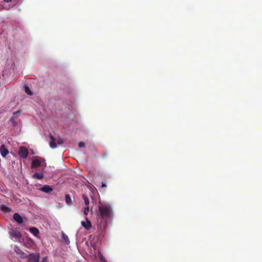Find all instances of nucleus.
I'll use <instances>...</instances> for the list:
<instances>
[{
	"instance_id": "nucleus-1",
	"label": "nucleus",
	"mask_w": 262,
	"mask_h": 262,
	"mask_svg": "<svg viewBox=\"0 0 262 262\" xmlns=\"http://www.w3.org/2000/svg\"><path fill=\"white\" fill-rule=\"evenodd\" d=\"M113 214V209L110 205L107 204L99 205L97 215L102 219L106 221L112 217Z\"/></svg>"
},
{
	"instance_id": "nucleus-2",
	"label": "nucleus",
	"mask_w": 262,
	"mask_h": 262,
	"mask_svg": "<svg viewBox=\"0 0 262 262\" xmlns=\"http://www.w3.org/2000/svg\"><path fill=\"white\" fill-rule=\"evenodd\" d=\"M49 138V144L50 147L53 149H54L57 147L56 143H57L59 145H62L64 143V141L62 139H60L59 137H58L57 138H55L50 134Z\"/></svg>"
},
{
	"instance_id": "nucleus-3",
	"label": "nucleus",
	"mask_w": 262,
	"mask_h": 262,
	"mask_svg": "<svg viewBox=\"0 0 262 262\" xmlns=\"http://www.w3.org/2000/svg\"><path fill=\"white\" fill-rule=\"evenodd\" d=\"M29 155L27 148L25 146H20L19 148L18 155L23 159H26Z\"/></svg>"
},
{
	"instance_id": "nucleus-4",
	"label": "nucleus",
	"mask_w": 262,
	"mask_h": 262,
	"mask_svg": "<svg viewBox=\"0 0 262 262\" xmlns=\"http://www.w3.org/2000/svg\"><path fill=\"white\" fill-rule=\"evenodd\" d=\"M39 254L38 253H31L28 255V262H39Z\"/></svg>"
},
{
	"instance_id": "nucleus-5",
	"label": "nucleus",
	"mask_w": 262,
	"mask_h": 262,
	"mask_svg": "<svg viewBox=\"0 0 262 262\" xmlns=\"http://www.w3.org/2000/svg\"><path fill=\"white\" fill-rule=\"evenodd\" d=\"M85 220L86 222H81V225L86 230H90L92 228L91 223L87 217H85Z\"/></svg>"
},
{
	"instance_id": "nucleus-6",
	"label": "nucleus",
	"mask_w": 262,
	"mask_h": 262,
	"mask_svg": "<svg viewBox=\"0 0 262 262\" xmlns=\"http://www.w3.org/2000/svg\"><path fill=\"white\" fill-rule=\"evenodd\" d=\"M0 152L2 156L3 157H5L8 154V149L6 148L5 145L3 144L1 146Z\"/></svg>"
},
{
	"instance_id": "nucleus-7",
	"label": "nucleus",
	"mask_w": 262,
	"mask_h": 262,
	"mask_svg": "<svg viewBox=\"0 0 262 262\" xmlns=\"http://www.w3.org/2000/svg\"><path fill=\"white\" fill-rule=\"evenodd\" d=\"M41 165V161L39 159H34L32 161L31 167L32 168H36Z\"/></svg>"
},
{
	"instance_id": "nucleus-8",
	"label": "nucleus",
	"mask_w": 262,
	"mask_h": 262,
	"mask_svg": "<svg viewBox=\"0 0 262 262\" xmlns=\"http://www.w3.org/2000/svg\"><path fill=\"white\" fill-rule=\"evenodd\" d=\"M13 219L18 224H21L23 222V219L22 217L18 213H15L14 214Z\"/></svg>"
},
{
	"instance_id": "nucleus-9",
	"label": "nucleus",
	"mask_w": 262,
	"mask_h": 262,
	"mask_svg": "<svg viewBox=\"0 0 262 262\" xmlns=\"http://www.w3.org/2000/svg\"><path fill=\"white\" fill-rule=\"evenodd\" d=\"M53 188L50 186L46 185L40 188V190L45 193H50L53 191Z\"/></svg>"
},
{
	"instance_id": "nucleus-10",
	"label": "nucleus",
	"mask_w": 262,
	"mask_h": 262,
	"mask_svg": "<svg viewBox=\"0 0 262 262\" xmlns=\"http://www.w3.org/2000/svg\"><path fill=\"white\" fill-rule=\"evenodd\" d=\"M29 231L32 233L35 236L37 237L39 235V230L36 227H31L29 229Z\"/></svg>"
},
{
	"instance_id": "nucleus-11",
	"label": "nucleus",
	"mask_w": 262,
	"mask_h": 262,
	"mask_svg": "<svg viewBox=\"0 0 262 262\" xmlns=\"http://www.w3.org/2000/svg\"><path fill=\"white\" fill-rule=\"evenodd\" d=\"M44 174L42 172H36L33 174L32 178L38 180H41L43 178Z\"/></svg>"
},
{
	"instance_id": "nucleus-12",
	"label": "nucleus",
	"mask_w": 262,
	"mask_h": 262,
	"mask_svg": "<svg viewBox=\"0 0 262 262\" xmlns=\"http://www.w3.org/2000/svg\"><path fill=\"white\" fill-rule=\"evenodd\" d=\"M10 235L11 236L15 238H19L21 236V233L18 231L13 230L10 232Z\"/></svg>"
},
{
	"instance_id": "nucleus-13",
	"label": "nucleus",
	"mask_w": 262,
	"mask_h": 262,
	"mask_svg": "<svg viewBox=\"0 0 262 262\" xmlns=\"http://www.w3.org/2000/svg\"><path fill=\"white\" fill-rule=\"evenodd\" d=\"M1 210L2 211H3L4 212H7V213H9V212H11L12 210V209L10 208L5 206V205H2Z\"/></svg>"
},
{
	"instance_id": "nucleus-14",
	"label": "nucleus",
	"mask_w": 262,
	"mask_h": 262,
	"mask_svg": "<svg viewBox=\"0 0 262 262\" xmlns=\"http://www.w3.org/2000/svg\"><path fill=\"white\" fill-rule=\"evenodd\" d=\"M62 238L67 244H69L70 240L68 236L63 232L62 233Z\"/></svg>"
},
{
	"instance_id": "nucleus-15",
	"label": "nucleus",
	"mask_w": 262,
	"mask_h": 262,
	"mask_svg": "<svg viewBox=\"0 0 262 262\" xmlns=\"http://www.w3.org/2000/svg\"><path fill=\"white\" fill-rule=\"evenodd\" d=\"M65 200H66V202L67 204L71 205L72 204V201L71 200V199L69 194L66 195Z\"/></svg>"
},
{
	"instance_id": "nucleus-16",
	"label": "nucleus",
	"mask_w": 262,
	"mask_h": 262,
	"mask_svg": "<svg viewBox=\"0 0 262 262\" xmlns=\"http://www.w3.org/2000/svg\"><path fill=\"white\" fill-rule=\"evenodd\" d=\"M32 244L33 241L30 239L27 240L25 243V245L28 248H30L32 246Z\"/></svg>"
},
{
	"instance_id": "nucleus-17",
	"label": "nucleus",
	"mask_w": 262,
	"mask_h": 262,
	"mask_svg": "<svg viewBox=\"0 0 262 262\" xmlns=\"http://www.w3.org/2000/svg\"><path fill=\"white\" fill-rule=\"evenodd\" d=\"M25 91L26 93H27L29 95L31 96L33 95V93L31 92L30 88L27 86H25Z\"/></svg>"
},
{
	"instance_id": "nucleus-18",
	"label": "nucleus",
	"mask_w": 262,
	"mask_h": 262,
	"mask_svg": "<svg viewBox=\"0 0 262 262\" xmlns=\"http://www.w3.org/2000/svg\"><path fill=\"white\" fill-rule=\"evenodd\" d=\"M82 198L84 201L85 205L86 206H89V200L88 198L84 194L83 195Z\"/></svg>"
},
{
	"instance_id": "nucleus-19",
	"label": "nucleus",
	"mask_w": 262,
	"mask_h": 262,
	"mask_svg": "<svg viewBox=\"0 0 262 262\" xmlns=\"http://www.w3.org/2000/svg\"><path fill=\"white\" fill-rule=\"evenodd\" d=\"M14 251L17 254H24V252L19 247H18L17 246H15V247H14Z\"/></svg>"
},
{
	"instance_id": "nucleus-20",
	"label": "nucleus",
	"mask_w": 262,
	"mask_h": 262,
	"mask_svg": "<svg viewBox=\"0 0 262 262\" xmlns=\"http://www.w3.org/2000/svg\"><path fill=\"white\" fill-rule=\"evenodd\" d=\"M89 212V206H86L85 207L83 213L85 215H87Z\"/></svg>"
},
{
	"instance_id": "nucleus-21",
	"label": "nucleus",
	"mask_w": 262,
	"mask_h": 262,
	"mask_svg": "<svg viewBox=\"0 0 262 262\" xmlns=\"http://www.w3.org/2000/svg\"><path fill=\"white\" fill-rule=\"evenodd\" d=\"M78 146L79 148H83L85 147V143L83 142H80L78 143Z\"/></svg>"
},
{
	"instance_id": "nucleus-22",
	"label": "nucleus",
	"mask_w": 262,
	"mask_h": 262,
	"mask_svg": "<svg viewBox=\"0 0 262 262\" xmlns=\"http://www.w3.org/2000/svg\"><path fill=\"white\" fill-rule=\"evenodd\" d=\"M21 255L22 258H28V255L24 252V254H20Z\"/></svg>"
},
{
	"instance_id": "nucleus-23",
	"label": "nucleus",
	"mask_w": 262,
	"mask_h": 262,
	"mask_svg": "<svg viewBox=\"0 0 262 262\" xmlns=\"http://www.w3.org/2000/svg\"><path fill=\"white\" fill-rule=\"evenodd\" d=\"M106 187V185L105 184V183L102 182V185H101V187L102 188H105Z\"/></svg>"
},
{
	"instance_id": "nucleus-24",
	"label": "nucleus",
	"mask_w": 262,
	"mask_h": 262,
	"mask_svg": "<svg viewBox=\"0 0 262 262\" xmlns=\"http://www.w3.org/2000/svg\"><path fill=\"white\" fill-rule=\"evenodd\" d=\"M13 114H14V115L19 114H20V112L19 111H16V112H14Z\"/></svg>"
},
{
	"instance_id": "nucleus-25",
	"label": "nucleus",
	"mask_w": 262,
	"mask_h": 262,
	"mask_svg": "<svg viewBox=\"0 0 262 262\" xmlns=\"http://www.w3.org/2000/svg\"><path fill=\"white\" fill-rule=\"evenodd\" d=\"M42 262H47V260L46 258H44L42 260Z\"/></svg>"
},
{
	"instance_id": "nucleus-26",
	"label": "nucleus",
	"mask_w": 262,
	"mask_h": 262,
	"mask_svg": "<svg viewBox=\"0 0 262 262\" xmlns=\"http://www.w3.org/2000/svg\"><path fill=\"white\" fill-rule=\"evenodd\" d=\"M12 1V0H5V2L6 3H9V2H11Z\"/></svg>"
},
{
	"instance_id": "nucleus-27",
	"label": "nucleus",
	"mask_w": 262,
	"mask_h": 262,
	"mask_svg": "<svg viewBox=\"0 0 262 262\" xmlns=\"http://www.w3.org/2000/svg\"><path fill=\"white\" fill-rule=\"evenodd\" d=\"M101 261H102V262H104V258L102 257L101 258Z\"/></svg>"
},
{
	"instance_id": "nucleus-28",
	"label": "nucleus",
	"mask_w": 262,
	"mask_h": 262,
	"mask_svg": "<svg viewBox=\"0 0 262 262\" xmlns=\"http://www.w3.org/2000/svg\"><path fill=\"white\" fill-rule=\"evenodd\" d=\"M105 156H106V154H104L103 157H104Z\"/></svg>"
}]
</instances>
